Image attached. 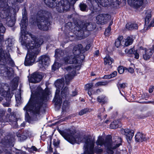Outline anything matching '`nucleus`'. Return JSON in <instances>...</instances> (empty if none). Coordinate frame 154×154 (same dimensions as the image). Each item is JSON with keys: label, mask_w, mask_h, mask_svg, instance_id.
Returning <instances> with one entry per match:
<instances>
[{"label": "nucleus", "mask_w": 154, "mask_h": 154, "mask_svg": "<svg viewBox=\"0 0 154 154\" xmlns=\"http://www.w3.org/2000/svg\"><path fill=\"white\" fill-rule=\"evenodd\" d=\"M19 40L22 45L28 50L24 64L26 66L32 65L40 51L39 47L43 42V38H36L31 34H27L24 37H20Z\"/></svg>", "instance_id": "f257e3e1"}, {"label": "nucleus", "mask_w": 154, "mask_h": 154, "mask_svg": "<svg viewBox=\"0 0 154 154\" xmlns=\"http://www.w3.org/2000/svg\"><path fill=\"white\" fill-rule=\"evenodd\" d=\"M59 132L66 140L72 144L76 143L79 144L81 142H84V154H94V152L99 154L102 152V150L100 149L95 148L94 150V141L88 137H82L76 134L75 131H71L68 129L64 131H60Z\"/></svg>", "instance_id": "f03ea898"}, {"label": "nucleus", "mask_w": 154, "mask_h": 154, "mask_svg": "<svg viewBox=\"0 0 154 154\" xmlns=\"http://www.w3.org/2000/svg\"><path fill=\"white\" fill-rule=\"evenodd\" d=\"M49 91L48 89L43 90L40 88H38L35 96L33 97L32 95L29 103L24 108L26 110L28 115V112H30L32 114H38L41 106L42 102L49 99L48 96Z\"/></svg>", "instance_id": "7ed1b4c3"}, {"label": "nucleus", "mask_w": 154, "mask_h": 154, "mask_svg": "<svg viewBox=\"0 0 154 154\" xmlns=\"http://www.w3.org/2000/svg\"><path fill=\"white\" fill-rule=\"evenodd\" d=\"M8 64L11 66H15V63L11 57L8 52L5 54L2 49H0V73L5 76L10 77L12 75L14 71L11 68L7 66L5 64Z\"/></svg>", "instance_id": "20e7f679"}, {"label": "nucleus", "mask_w": 154, "mask_h": 154, "mask_svg": "<svg viewBox=\"0 0 154 154\" xmlns=\"http://www.w3.org/2000/svg\"><path fill=\"white\" fill-rule=\"evenodd\" d=\"M121 138H117L114 142L112 143L110 136H107L105 140L103 137L99 136L96 143L97 145L102 146L104 145L106 149V152L108 154H113L115 153V149L121 145Z\"/></svg>", "instance_id": "39448f33"}, {"label": "nucleus", "mask_w": 154, "mask_h": 154, "mask_svg": "<svg viewBox=\"0 0 154 154\" xmlns=\"http://www.w3.org/2000/svg\"><path fill=\"white\" fill-rule=\"evenodd\" d=\"M0 17L2 21H4L8 26L12 27L14 25V18L10 15V9L6 0H0Z\"/></svg>", "instance_id": "423d86ee"}, {"label": "nucleus", "mask_w": 154, "mask_h": 154, "mask_svg": "<svg viewBox=\"0 0 154 154\" xmlns=\"http://www.w3.org/2000/svg\"><path fill=\"white\" fill-rule=\"evenodd\" d=\"M64 79H63L57 80L55 83V85L57 89L55 93V96L54 100L55 102V105L56 107L60 108V105L62 103V99L60 97H59V94L60 90H62L61 95L62 98H64L66 97L68 94V88L65 87L63 88L64 85Z\"/></svg>", "instance_id": "0eeeda50"}, {"label": "nucleus", "mask_w": 154, "mask_h": 154, "mask_svg": "<svg viewBox=\"0 0 154 154\" xmlns=\"http://www.w3.org/2000/svg\"><path fill=\"white\" fill-rule=\"evenodd\" d=\"M50 13L43 10H40L37 13L36 22L35 23L38 28L44 31L48 30L49 28L50 23L48 18Z\"/></svg>", "instance_id": "6e6552de"}, {"label": "nucleus", "mask_w": 154, "mask_h": 154, "mask_svg": "<svg viewBox=\"0 0 154 154\" xmlns=\"http://www.w3.org/2000/svg\"><path fill=\"white\" fill-rule=\"evenodd\" d=\"M73 24H74L71 22H68L66 25V27L67 29H69L70 30H72V31L74 32L75 31V30H76L78 32L77 35H78L79 36V33L81 31H83L87 29L89 30H90L89 27L91 26V25L89 23L79 21L78 22L76 25H75L74 29L72 30L73 29Z\"/></svg>", "instance_id": "1a4fd4ad"}, {"label": "nucleus", "mask_w": 154, "mask_h": 154, "mask_svg": "<svg viewBox=\"0 0 154 154\" xmlns=\"http://www.w3.org/2000/svg\"><path fill=\"white\" fill-rule=\"evenodd\" d=\"M5 112L3 110L0 109V121L1 122H10V124L14 128L17 127V119L14 115H7L4 116Z\"/></svg>", "instance_id": "9d476101"}, {"label": "nucleus", "mask_w": 154, "mask_h": 154, "mask_svg": "<svg viewBox=\"0 0 154 154\" xmlns=\"http://www.w3.org/2000/svg\"><path fill=\"white\" fill-rule=\"evenodd\" d=\"M22 14L23 18L20 23L21 26V36L20 37H24L26 34H27L26 33L25 31L28 25L27 19L26 17L27 13L25 8L23 9ZM27 34H29L27 33Z\"/></svg>", "instance_id": "9b49d317"}, {"label": "nucleus", "mask_w": 154, "mask_h": 154, "mask_svg": "<svg viewBox=\"0 0 154 154\" xmlns=\"http://www.w3.org/2000/svg\"><path fill=\"white\" fill-rule=\"evenodd\" d=\"M79 68V66H75L71 65L66 68V70L69 73L68 74L65 76L66 79V84H68L70 80L73 78V77L75 74L76 69Z\"/></svg>", "instance_id": "f8f14e48"}, {"label": "nucleus", "mask_w": 154, "mask_h": 154, "mask_svg": "<svg viewBox=\"0 0 154 154\" xmlns=\"http://www.w3.org/2000/svg\"><path fill=\"white\" fill-rule=\"evenodd\" d=\"M144 17H145V24L144 29H148V27L150 26H154V18L150 22V20L151 18V11L150 10H145L144 12Z\"/></svg>", "instance_id": "ddd939ff"}, {"label": "nucleus", "mask_w": 154, "mask_h": 154, "mask_svg": "<svg viewBox=\"0 0 154 154\" xmlns=\"http://www.w3.org/2000/svg\"><path fill=\"white\" fill-rule=\"evenodd\" d=\"M0 94L9 99L11 97L10 89L7 84H0Z\"/></svg>", "instance_id": "4468645a"}, {"label": "nucleus", "mask_w": 154, "mask_h": 154, "mask_svg": "<svg viewBox=\"0 0 154 154\" xmlns=\"http://www.w3.org/2000/svg\"><path fill=\"white\" fill-rule=\"evenodd\" d=\"M73 54L74 55H71L70 56H68L65 57L63 58V61L64 63L68 64H75L79 63V61L77 59V56L79 54H76L75 53H74L73 50Z\"/></svg>", "instance_id": "2eb2a0df"}, {"label": "nucleus", "mask_w": 154, "mask_h": 154, "mask_svg": "<svg viewBox=\"0 0 154 154\" xmlns=\"http://www.w3.org/2000/svg\"><path fill=\"white\" fill-rule=\"evenodd\" d=\"M38 66L40 68H42L45 66H48L50 62L49 56L46 54L40 56L38 59Z\"/></svg>", "instance_id": "dca6fc26"}, {"label": "nucleus", "mask_w": 154, "mask_h": 154, "mask_svg": "<svg viewBox=\"0 0 154 154\" xmlns=\"http://www.w3.org/2000/svg\"><path fill=\"white\" fill-rule=\"evenodd\" d=\"M109 16L107 14H100L96 17L97 23L98 24L103 25L108 22Z\"/></svg>", "instance_id": "f3484780"}, {"label": "nucleus", "mask_w": 154, "mask_h": 154, "mask_svg": "<svg viewBox=\"0 0 154 154\" xmlns=\"http://www.w3.org/2000/svg\"><path fill=\"white\" fill-rule=\"evenodd\" d=\"M91 46L90 44L87 45L85 47V49H83L82 48V46L81 44H79L75 45L73 51L74 53H75L76 54H79L81 53H83L85 51H86L88 49L90 48Z\"/></svg>", "instance_id": "a211bd4d"}, {"label": "nucleus", "mask_w": 154, "mask_h": 154, "mask_svg": "<svg viewBox=\"0 0 154 154\" xmlns=\"http://www.w3.org/2000/svg\"><path fill=\"white\" fill-rule=\"evenodd\" d=\"M41 73H35L29 79V82L32 83H37L40 82L42 78Z\"/></svg>", "instance_id": "6ab92c4d"}, {"label": "nucleus", "mask_w": 154, "mask_h": 154, "mask_svg": "<svg viewBox=\"0 0 154 154\" xmlns=\"http://www.w3.org/2000/svg\"><path fill=\"white\" fill-rule=\"evenodd\" d=\"M121 133L126 136V138L128 141L131 140L134 135V131L128 129H122Z\"/></svg>", "instance_id": "aec40b11"}, {"label": "nucleus", "mask_w": 154, "mask_h": 154, "mask_svg": "<svg viewBox=\"0 0 154 154\" xmlns=\"http://www.w3.org/2000/svg\"><path fill=\"white\" fill-rule=\"evenodd\" d=\"M143 52L144 53L143 54V59L147 60H149L151 57L152 54V51L150 49H147L143 48Z\"/></svg>", "instance_id": "412c9836"}, {"label": "nucleus", "mask_w": 154, "mask_h": 154, "mask_svg": "<svg viewBox=\"0 0 154 154\" xmlns=\"http://www.w3.org/2000/svg\"><path fill=\"white\" fill-rule=\"evenodd\" d=\"M104 60L106 66H108L109 69L111 68L112 66L111 65L114 62L113 59L109 56H107L104 58Z\"/></svg>", "instance_id": "4be33fe9"}, {"label": "nucleus", "mask_w": 154, "mask_h": 154, "mask_svg": "<svg viewBox=\"0 0 154 154\" xmlns=\"http://www.w3.org/2000/svg\"><path fill=\"white\" fill-rule=\"evenodd\" d=\"M135 138L136 141L140 142L145 141L147 139L144 134L139 132L137 133L135 136Z\"/></svg>", "instance_id": "5701e85b"}, {"label": "nucleus", "mask_w": 154, "mask_h": 154, "mask_svg": "<svg viewBox=\"0 0 154 154\" xmlns=\"http://www.w3.org/2000/svg\"><path fill=\"white\" fill-rule=\"evenodd\" d=\"M133 39L131 37H128L126 39L122 38V46H127L131 45Z\"/></svg>", "instance_id": "b1692460"}, {"label": "nucleus", "mask_w": 154, "mask_h": 154, "mask_svg": "<svg viewBox=\"0 0 154 154\" xmlns=\"http://www.w3.org/2000/svg\"><path fill=\"white\" fill-rule=\"evenodd\" d=\"M93 86V84L92 83H90L86 84L85 85V88L86 90H88V94L90 96L94 93V91L92 90V88Z\"/></svg>", "instance_id": "393cba45"}, {"label": "nucleus", "mask_w": 154, "mask_h": 154, "mask_svg": "<svg viewBox=\"0 0 154 154\" xmlns=\"http://www.w3.org/2000/svg\"><path fill=\"white\" fill-rule=\"evenodd\" d=\"M143 48L141 47L139 49L134 51L133 54L134 55V57L136 59H138L139 58L140 54H141V53H143Z\"/></svg>", "instance_id": "a878e982"}, {"label": "nucleus", "mask_w": 154, "mask_h": 154, "mask_svg": "<svg viewBox=\"0 0 154 154\" xmlns=\"http://www.w3.org/2000/svg\"><path fill=\"white\" fill-rule=\"evenodd\" d=\"M122 125L119 120H115L110 125V128L112 129H116L119 127H121Z\"/></svg>", "instance_id": "bb28decb"}, {"label": "nucleus", "mask_w": 154, "mask_h": 154, "mask_svg": "<svg viewBox=\"0 0 154 154\" xmlns=\"http://www.w3.org/2000/svg\"><path fill=\"white\" fill-rule=\"evenodd\" d=\"M126 28L129 30H132L133 29H137L138 26L137 25L136 23H128L126 24Z\"/></svg>", "instance_id": "cd10ccee"}, {"label": "nucleus", "mask_w": 154, "mask_h": 154, "mask_svg": "<svg viewBox=\"0 0 154 154\" xmlns=\"http://www.w3.org/2000/svg\"><path fill=\"white\" fill-rule=\"evenodd\" d=\"M107 97L103 95L99 96L97 98L98 101L103 104H105L107 102Z\"/></svg>", "instance_id": "c85d7f7f"}, {"label": "nucleus", "mask_w": 154, "mask_h": 154, "mask_svg": "<svg viewBox=\"0 0 154 154\" xmlns=\"http://www.w3.org/2000/svg\"><path fill=\"white\" fill-rule=\"evenodd\" d=\"M122 37L121 36L119 37L118 39L116 40L115 42L116 46L118 48L122 45Z\"/></svg>", "instance_id": "c756f323"}, {"label": "nucleus", "mask_w": 154, "mask_h": 154, "mask_svg": "<svg viewBox=\"0 0 154 154\" xmlns=\"http://www.w3.org/2000/svg\"><path fill=\"white\" fill-rule=\"evenodd\" d=\"M29 133L28 131L26 130L22 133L20 136L17 135V136L18 137H20L22 140H25L26 139L27 137L28 136Z\"/></svg>", "instance_id": "7c9ffc66"}, {"label": "nucleus", "mask_w": 154, "mask_h": 154, "mask_svg": "<svg viewBox=\"0 0 154 154\" xmlns=\"http://www.w3.org/2000/svg\"><path fill=\"white\" fill-rule=\"evenodd\" d=\"M64 52L62 50L59 49H57L55 51V56L56 58L57 57H60V56H62L63 55Z\"/></svg>", "instance_id": "2f4dec72"}, {"label": "nucleus", "mask_w": 154, "mask_h": 154, "mask_svg": "<svg viewBox=\"0 0 154 154\" xmlns=\"http://www.w3.org/2000/svg\"><path fill=\"white\" fill-rule=\"evenodd\" d=\"M13 42L12 39L10 38H8L5 41L6 44L8 47L10 48V49L11 48L12 46Z\"/></svg>", "instance_id": "473e14b6"}, {"label": "nucleus", "mask_w": 154, "mask_h": 154, "mask_svg": "<svg viewBox=\"0 0 154 154\" xmlns=\"http://www.w3.org/2000/svg\"><path fill=\"white\" fill-rule=\"evenodd\" d=\"M117 74V72L116 71H115L113 72L110 75H106L103 77V78L105 79H109L115 77Z\"/></svg>", "instance_id": "72a5a7b5"}, {"label": "nucleus", "mask_w": 154, "mask_h": 154, "mask_svg": "<svg viewBox=\"0 0 154 154\" xmlns=\"http://www.w3.org/2000/svg\"><path fill=\"white\" fill-rule=\"evenodd\" d=\"M61 66V64L58 62H55L52 66V70L54 71H55Z\"/></svg>", "instance_id": "f704fd0d"}, {"label": "nucleus", "mask_w": 154, "mask_h": 154, "mask_svg": "<svg viewBox=\"0 0 154 154\" xmlns=\"http://www.w3.org/2000/svg\"><path fill=\"white\" fill-rule=\"evenodd\" d=\"M2 22V21L0 19V33H4L5 32L6 29Z\"/></svg>", "instance_id": "c9c22d12"}, {"label": "nucleus", "mask_w": 154, "mask_h": 154, "mask_svg": "<svg viewBox=\"0 0 154 154\" xmlns=\"http://www.w3.org/2000/svg\"><path fill=\"white\" fill-rule=\"evenodd\" d=\"M19 78L18 77H17L16 78H15L14 79V80H15V82L13 85L12 86V91H14L17 88V82L18 81Z\"/></svg>", "instance_id": "e433bc0d"}, {"label": "nucleus", "mask_w": 154, "mask_h": 154, "mask_svg": "<svg viewBox=\"0 0 154 154\" xmlns=\"http://www.w3.org/2000/svg\"><path fill=\"white\" fill-rule=\"evenodd\" d=\"M15 97L18 103L20 102L21 100V95L20 91H19L16 94Z\"/></svg>", "instance_id": "4c0bfd02"}, {"label": "nucleus", "mask_w": 154, "mask_h": 154, "mask_svg": "<svg viewBox=\"0 0 154 154\" xmlns=\"http://www.w3.org/2000/svg\"><path fill=\"white\" fill-rule=\"evenodd\" d=\"M89 109L88 108H86L81 110L79 112L80 115H82L84 114L87 113L89 112Z\"/></svg>", "instance_id": "58836bf2"}, {"label": "nucleus", "mask_w": 154, "mask_h": 154, "mask_svg": "<svg viewBox=\"0 0 154 154\" xmlns=\"http://www.w3.org/2000/svg\"><path fill=\"white\" fill-rule=\"evenodd\" d=\"M127 68H124L122 66H119L118 68V71L119 73L120 74L123 73L125 69H127Z\"/></svg>", "instance_id": "ea45409f"}, {"label": "nucleus", "mask_w": 154, "mask_h": 154, "mask_svg": "<svg viewBox=\"0 0 154 154\" xmlns=\"http://www.w3.org/2000/svg\"><path fill=\"white\" fill-rule=\"evenodd\" d=\"M23 0H8V2L9 3H11L13 5L17 2L21 3L23 2Z\"/></svg>", "instance_id": "a19ab883"}, {"label": "nucleus", "mask_w": 154, "mask_h": 154, "mask_svg": "<svg viewBox=\"0 0 154 154\" xmlns=\"http://www.w3.org/2000/svg\"><path fill=\"white\" fill-rule=\"evenodd\" d=\"M111 27L109 26L106 29L104 32V34L105 35L107 36H109L111 30Z\"/></svg>", "instance_id": "79ce46f5"}, {"label": "nucleus", "mask_w": 154, "mask_h": 154, "mask_svg": "<svg viewBox=\"0 0 154 154\" xmlns=\"http://www.w3.org/2000/svg\"><path fill=\"white\" fill-rule=\"evenodd\" d=\"M107 84V82H100L96 83L95 86H98L105 85Z\"/></svg>", "instance_id": "37998d69"}, {"label": "nucleus", "mask_w": 154, "mask_h": 154, "mask_svg": "<svg viewBox=\"0 0 154 154\" xmlns=\"http://www.w3.org/2000/svg\"><path fill=\"white\" fill-rule=\"evenodd\" d=\"M80 7L81 11H85L87 7V5L84 3H81L80 4Z\"/></svg>", "instance_id": "c03bdc74"}, {"label": "nucleus", "mask_w": 154, "mask_h": 154, "mask_svg": "<svg viewBox=\"0 0 154 154\" xmlns=\"http://www.w3.org/2000/svg\"><path fill=\"white\" fill-rule=\"evenodd\" d=\"M60 143V141L58 140L54 139L53 142V144L54 146L57 148Z\"/></svg>", "instance_id": "a18cd8bd"}, {"label": "nucleus", "mask_w": 154, "mask_h": 154, "mask_svg": "<svg viewBox=\"0 0 154 154\" xmlns=\"http://www.w3.org/2000/svg\"><path fill=\"white\" fill-rule=\"evenodd\" d=\"M134 49L133 48H132L129 49V50L128 49H126L125 50V52L126 53H127L128 54H133L134 52Z\"/></svg>", "instance_id": "49530a36"}, {"label": "nucleus", "mask_w": 154, "mask_h": 154, "mask_svg": "<svg viewBox=\"0 0 154 154\" xmlns=\"http://www.w3.org/2000/svg\"><path fill=\"white\" fill-rule=\"evenodd\" d=\"M125 70H128V72L131 73H132L134 72V69L131 67H129L128 68H127V69H125Z\"/></svg>", "instance_id": "de8ad7c7"}, {"label": "nucleus", "mask_w": 154, "mask_h": 154, "mask_svg": "<svg viewBox=\"0 0 154 154\" xmlns=\"http://www.w3.org/2000/svg\"><path fill=\"white\" fill-rule=\"evenodd\" d=\"M118 87H120L122 88H124L126 87L125 84L124 83H123L122 84H120L118 85Z\"/></svg>", "instance_id": "09e8293b"}, {"label": "nucleus", "mask_w": 154, "mask_h": 154, "mask_svg": "<svg viewBox=\"0 0 154 154\" xmlns=\"http://www.w3.org/2000/svg\"><path fill=\"white\" fill-rule=\"evenodd\" d=\"M4 35H1L0 33V42H4Z\"/></svg>", "instance_id": "8fccbe9b"}, {"label": "nucleus", "mask_w": 154, "mask_h": 154, "mask_svg": "<svg viewBox=\"0 0 154 154\" xmlns=\"http://www.w3.org/2000/svg\"><path fill=\"white\" fill-rule=\"evenodd\" d=\"M77 94V92L76 91H73L72 92V95L73 96H75Z\"/></svg>", "instance_id": "3c124183"}, {"label": "nucleus", "mask_w": 154, "mask_h": 154, "mask_svg": "<svg viewBox=\"0 0 154 154\" xmlns=\"http://www.w3.org/2000/svg\"><path fill=\"white\" fill-rule=\"evenodd\" d=\"M29 149H32L33 150L35 151H37L38 150L34 146H32Z\"/></svg>", "instance_id": "603ef678"}, {"label": "nucleus", "mask_w": 154, "mask_h": 154, "mask_svg": "<svg viewBox=\"0 0 154 154\" xmlns=\"http://www.w3.org/2000/svg\"><path fill=\"white\" fill-rule=\"evenodd\" d=\"M19 9V8L17 6V7H15V9H14L13 11L14 13H16L18 11Z\"/></svg>", "instance_id": "864d4df0"}, {"label": "nucleus", "mask_w": 154, "mask_h": 154, "mask_svg": "<svg viewBox=\"0 0 154 154\" xmlns=\"http://www.w3.org/2000/svg\"><path fill=\"white\" fill-rule=\"evenodd\" d=\"M3 105L5 106L8 107L10 106V103L9 102H8V103H4Z\"/></svg>", "instance_id": "5fc2aeb1"}, {"label": "nucleus", "mask_w": 154, "mask_h": 154, "mask_svg": "<svg viewBox=\"0 0 154 154\" xmlns=\"http://www.w3.org/2000/svg\"><path fill=\"white\" fill-rule=\"evenodd\" d=\"M48 150L50 152H52V149L51 148V145L48 148Z\"/></svg>", "instance_id": "6e6d98bb"}, {"label": "nucleus", "mask_w": 154, "mask_h": 154, "mask_svg": "<svg viewBox=\"0 0 154 154\" xmlns=\"http://www.w3.org/2000/svg\"><path fill=\"white\" fill-rule=\"evenodd\" d=\"M153 90L152 88H149V91L150 93H151L153 92Z\"/></svg>", "instance_id": "4d7b16f0"}, {"label": "nucleus", "mask_w": 154, "mask_h": 154, "mask_svg": "<svg viewBox=\"0 0 154 154\" xmlns=\"http://www.w3.org/2000/svg\"><path fill=\"white\" fill-rule=\"evenodd\" d=\"M99 53V51L98 50H97L95 52V54L96 55H98Z\"/></svg>", "instance_id": "13d9d810"}, {"label": "nucleus", "mask_w": 154, "mask_h": 154, "mask_svg": "<svg viewBox=\"0 0 154 154\" xmlns=\"http://www.w3.org/2000/svg\"><path fill=\"white\" fill-rule=\"evenodd\" d=\"M147 103H151L152 104H153V105H154V101H150L148 102Z\"/></svg>", "instance_id": "bf43d9fd"}, {"label": "nucleus", "mask_w": 154, "mask_h": 154, "mask_svg": "<svg viewBox=\"0 0 154 154\" xmlns=\"http://www.w3.org/2000/svg\"><path fill=\"white\" fill-rule=\"evenodd\" d=\"M8 111L9 112H10L11 111V109L10 108H8Z\"/></svg>", "instance_id": "052dcab7"}, {"label": "nucleus", "mask_w": 154, "mask_h": 154, "mask_svg": "<svg viewBox=\"0 0 154 154\" xmlns=\"http://www.w3.org/2000/svg\"><path fill=\"white\" fill-rule=\"evenodd\" d=\"M112 23H113L112 22H110L109 26H110L111 27V26L112 25Z\"/></svg>", "instance_id": "680f3d73"}, {"label": "nucleus", "mask_w": 154, "mask_h": 154, "mask_svg": "<svg viewBox=\"0 0 154 154\" xmlns=\"http://www.w3.org/2000/svg\"><path fill=\"white\" fill-rule=\"evenodd\" d=\"M3 100V98L2 97H0V102L1 101H2Z\"/></svg>", "instance_id": "e2e57ef3"}, {"label": "nucleus", "mask_w": 154, "mask_h": 154, "mask_svg": "<svg viewBox=\"0 0 154 154\" xmlns=\"http://www.w3.org/2000/svg\"><path fill=\"white\" fill-rule=\"evenodd\" d=\"M95 75V74L93 73H91V76H94Z\"/></svg>", "instance_id": "0e129e2a"}, {"label": "nucleus", "mask_w": 154, "mask_h": 154, "mask_svg": "<svg viewBox=\"0 0 154 154\" xmlns=\"http://www.w3.org/2000/svg\"><path fill=\"white\" fill-rule=\"evenodd\" d=\"M54 154H59L58 153H57L56 152H55L54 153Z\"/></svg>", "instance_id": "69168bd1"}, {"label": "nucleus", "mask_w": 154, "mask_h": 154, "mask_svg": "<svg viewBox=\"0 0 154 154\" xmlns=\"http://www.w3.org/2000/svg\"><path fill=\"white\" fill-rule=\"evenodd\" d=\"M151 88H152V89L153 90V89H154V86H151Z\"/></svg>", "instance_id": "338daca9"}, {"label": "nucleus", "mask_w": 154, "mask_h": 154, "mask_svg": "<svg viewBox=\"0 0 154 154\" xmlns=\"http://www.w3.org/2000/svg\"><path fill=\"white\" fill-rule=\"evenodd\" d=\"M153 51H154V45L153 46Z\"/></svg>", "instance_id": "774afa93"}]
</instances>
